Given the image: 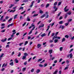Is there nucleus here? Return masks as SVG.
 I'll return each mask as SVG.
<instances>
[{
  "label": "nucleus",
  "instance_id": "f257e3e1",
  "mask_svg": "<svg viewBox=\"0 0 74 74\" xmlns=\"http://www.w3.org/2000/svg\"><path fill=\"white\" fill-rule=\"evenodd\" d=\"M55 38L56 39V38H57V39H60V37H59V36H54L53 37V40H54V39Z\"/></svg>",
  "mask_w": 74,
  "mask_h": 74
},
{
  "label": "nucleus",
  "instance_id": "f03ea898",
  "mask_svg": "<svg viewBox=\"0 0 74 74\" xmlns=\"http://www.w3.org/2000/svg\"><path fill=\"white\" fill-rule=\"evenodd\" d=\"M48 14V12H45V16H46V18H48V16H49V15Z\"/></svg>",
  "mask_w": 74,
  "mask_h": 74
},
{
  "label": "nucleus",
  "instance_id": "7ed1b4c3",
  "mask_svg": "<svg viewBox=\"0 0 74 74\" xmlns=\"http://www.w3.org/2000/svg\"><path fill=\"white\" fill-rule=\"evenodd\" d=\"M35 25H33V23L31 25V26L29 27V29H31L32 27H34L35 28L36 27H35Z\"/></svg>",
  "mask_w": 74,
  "mask_h": 74
},
{
  "label": "nucleus",
  "instance_id": "20e7f679",
  "mask_svg": "<svg viewBox=\"0 0 74 74\" xmlns=\"http://www.w3.org/2000/svg\"><path fill=\"white\" fill-rule=\"evenodd\" d=\"M61 27H62V29L63 30V29H64V27H65V26L63 25H60L59 29H60Z\"/></svg>",
  "mask_w": 74,
  "mask_h": 74
},
{
  "label": "nucleus",
  "instance_id": "39448f33",
  "mask_svg": "<svg viewBox=\"0 0 74 74\" xmlns=\"http://www.w3.org/2000/svg\"><path fill=\"white\" fill-rule=\"evenodd\" d=\"M34 29H35V27H33L32 29L31 30V31L28 34L29 35H30V34H32V31L34 30Z\"/></svg>",
  "mask_w": 74,
  "mask_h": 74
},
{
  "label": "nucleus",
  "instance_id": "423d86ee",
  "mask_svg": "<svg viewBox=\"0 0 74 74\" xmlns=\"http://www.w3.org/2000/svg\"><path fill=\"white\" fill-rule=\"evenodd\" d=\"M7 38H5L4 40L3 39H2L1 40V41H2V42H5V41H7Z\"/></svg>",
  "mask_w": 74,
  "mask_h": 74
},
{
  "label": "nucleus",
  "instance_id": "0eeeda50",
  "mask_svg": "<svg viewBox=\"0 0 74 74\" xmlns=\"http://www.w3.org/2000/svg\"><path fill=\"white\" fill-rule=\"evenodd\" d=\"M7 64H5L4 63L3 64V65H2V68L5 67H6L7 66Z\"/></svg>",
  "mask_w": 74,
  "mask_h": 74
},
{
  "label": "nucleus",
  "instance_id": "6e6552de",
  "mask_svg": "<svg viewBox=\"0 0 74 74\" xmlns=\"http://www.w3.org/2000/svg\"><path fill=\"white\" fill-rule=\"evenodd\" d=\"M34 3V1H33L31 3V5L30 6V8H32V7H33V4Z\"/></svg>",
  "mask_w": 74,
  "mask_h": 74
},
{
  "label": "nucleus",
  "instance_id": "1a4fd4ad",
  "mask_svg": "<svg viewBox=\"0 0 74 74\" xmlns=\"http://www.w3.org/2000/svg\"><path fill=\"white\" fill-rule=\"evenodd\" d=\"M41 47V44H38L37 45V47L38 48H39L40 47Z\"/></svg>",
  "mask_w": 74,
  "mask_h": 74
},
{
  "label": "nucleus",
  "instance_id": "9d476101",
  "mask_svg": "<svg viewBox=\"0 0 74 74\" xmlns=\"http://www.w3.org/2000/svg\"><path fill=\"white\" fill-rule=\"evenodd\" d=\"M14 61L16 63H18V62H19V61L18 60L17 58H16L14 60Z\"/></svg>",
  "mask_w": 74,
  "mask_h": 74
},
{
  "label": "nucleus",
  "instance_id": "9b49d317",
  "mask_svg": "<svg viewBox=\"0 0 74 74\" xmlns=\"http://www.w3.org/2000/svg\"><path fill=\"white\" fill-rule=\"evenodd\" d=\"M9 64L10 66H12L14 65V62H12L11 63H10Z\"/></svg>",
  "mask_w": 74,
  "mask_h": 74
},
{
  "label": "nucleus",
  "instance_id": "f8f14e48",
  "mask_svg": "<svg viewBox=\"0 0 74 74\" xmlns=\"http://www.w3.org/2000/svg\"><path fill=\"white\" fill-rule=\"evenodd\" d=\"M58 71L56 70L54 73H53V74H56L58 73Z\"/></svg>",
  "mask_w": 74,
  "mask_h": 74
},
{
  "label": "nucleus",
  "instance_id": "ddd939ff",
  "mask_svg": "<svg viewBox=\"0 0 74 74\" xmlns=\"http://www.w3.org/2000/svg\"><path fill=\"white\" fill-rule=\"evenodd\" d=\"M26 21H30V18H29V16H28L27 19H26Z\"/></svg>",
  "mask_w": 74,
  "mask_h": 74
},
{
  "label": "nucleus",
  "instance_id": "4468645a",
  "mask_svg": "<svg viewBox=\"0 0 74 74\" xmlns=\"http://www.w3.org/2000/svg\"><path fill=\"white\" fill-rule=\"evenodd\" d=\"M40 71V70L39 69H37V71H36V73H39Z\"/></svg>",
  "mask_w": 74,
  "mask_h": 74
},
{
  "label": "nucleus",
  "instance_id": "2eb2a0df",
  "mask_svg": "<svg viewBox=\"0 0 74 74\" xmlns=\"http://www.w3.org/2000/svg\"><path fill=\"white\" fill-rule=\"evenodd\" d=\"M44 26V24H42L41 25H40L39 27V28L40 27H43Z\"/></svg>",
  "mask_w": 74,
  "mask_h": 74
},
{
  "label": "nucleus",
  "instance_id": "dca6fc26",
  "mask_svg": "<svg viewBox=\"0 0 74 74\" xmlns=\"http://www.w3.org/2000/svg\"><path fill=\"white\" fill-rule=\"evenodd\" d=\"M46 36V34H45V33H44L42 35H41V36L42 37H44V36Z\"/></svg>",
  "mask_w": 74,
  "mask_h": 74
},
{
  "label": "nucleus",
  "instance_id": "f3484780",
  "mask_svg": "<svg viewBox=\"0 0 74 74\" xmlns=\"http://www.w3.org/2000/svg\"><path fill=\"white\" fill-rule=\"evenodd\" d=\"M45 14H44L42 16H40V18H44V17H45Z\"/></svg>",
  "mask_w": 74,
  "mask_h": 74
},
{
  "label": "nucleus",
  "instance_id": "a211bd4d",
  "mask_svg": "<svg viewBox=\"0 0 74 74\" xmlns=\"http://www.w3.org/2000/svg\"><path fill=\"white\" fill-rule=\"evenodd\" d=\"M53 8L54 9H55V8H56V9H55V11H57V10H58V8H56V6H54L53 7Z\"/></svg>",
  "mask_w": 74,
  "mask_h": 74
},
{
  "label": "nucleus",
  "instance_id": "6ab92c4d",
  "mask_svg": "<svg viewBox=\"0 0 74 74\" xmlns=\"http://www.w3.org/2000/svg\"><path fill=\"white\" fill-rule=\"evenodd\" d=\"M59 40L58 39H55L54 40V42L55 43H56L57 42H58V41Z\"/></svg>",
  "mask_w": 74,
  "mask_h": 74
},
{
  "label": "nucleus",
  "instance_id": "aec40b11",
  "mask_svg": "<svg viewBox=\"0 0 74 74\" xmlns=\"http://www.w3.org/2000/svg\"><path fill=\"white\" fill-rule=\"evenodd\" d=\"M42 60V58H40L39 59V60H38V62H41Z\"/></svg>",
  "mask_w": 74,
  "mask_h": 74
},
{
  "label": "nucleus",
  "instance_id": "412c9836",
  "mask_svg": "<svg viewBox=\"0 0 74 74\" xmlns=\"http://www.w3.org/2000/svg\"><path fill=\"white\" fill-rule=\"evenodd\" d=\"M52 53V50H50L49 51V53L51 55Z\"/></svg>",
  "mask_w": 74,
  "mask_h": 74
},
{
  "label": "nucleus",
  "instance_id": "4be33fe9",
  "mask_svg": "<svg viewBox=\"0 0 74 74\" xmlns=\"http://www.w3.org/2000/svg\"><path fill=\"white\" fill-rule=\"evenodd\" d=\"M18 14H16L15 15L14 17V19H16V17L18 16Z\"/></svg>",
  "mask_w": 74,
  "mask_h": 74
},
{
  "label": "nucleus",
  "instance_id": "5701e85b",
  "mask_svg": "<svg viewBox=\"0 0 74 74\" xmlns=\"http://www.w3.org/2000/svg\"><path fill=\"white\" fill-rule=\"evenodd\" d=\"M49 6V3L47 4L46 5V8H48V7Z\"/></svg>",
  "mask_w": 74,
  "mask_h": 74
},
{
  "label": "nucleus",
  "instance_id": "b1692460",
  "mask_svg": "<svg viewBox=\"0 0 74 74\" xmlns=\"http://www.w3.org/2000/svg\"><path fill=\"white\" fill-rule=\"evenodd\" d=\"M12 19H13V18H10L9 20L8 21V22H11V21L12 20Z\"/></svg>",
  "mask_w": 74,
  "mask_h": 74
},
{
  "label": "nucleus",
  "instance_id": "393cba45",
  "mask_svg": "<svg viewBox=\"0 0 74 74\" xmlns=\"http://www.w3.org/2000/svg\"><path fill=\"white\" fill-rule=\"evenodd\" d=\"M63 21H61L59 22V24H63Z\"/></svg>",
  "mask_w": 74,
  "mask_h": 74
},
{
  "label": "nucleus",
  "instance_id": "a878e982",
  "mask_svg": "<svg viewBox=\"0 0 74 74\" xmlns=\"http://www.w3.org/2000/svg\"><path fill=\"white\" fill-rule=\"evenodd\" d=\"M26 56H23L22 58V59H23V60H24V59H26Z\"/></svg>",
  "mask_w": 74,
  "mask_h": 74
},
{
  "label": "nucleus",
  "instance_id": "bb28decb",
  "mask_svg": "<svg viewBox=\"0 0 74 74\" xmlns=\"http://www.w3.org/2000/svg\"><path fill=\"white\" fill-rule=\"evenodd\" d=\"M65 41H66V39H65L64 38L62 39V42Z\"/></svg>",
  "mask_w": 74,
  "mask_h": 74
},
{
  "label": "nucleus",
  "instance_id": "cd10ccee",
  "mask_svg": "<svg viewBox=\"0 0 74 74\" xmlns=\"http://www.w3.org/2000/svg\"><path fill=\"white\" fill-rule=\"evenodd\" d=\"M39 12L40 14H43V11L41 10H40L39 11Z\"/></svg>",
  "mask_w": 74,
  "mask_h": 74
},
{
  "label": "nucleus",
  "instance_id": "c85d7f7f",
  "mask_svg": "<svg viewBox=\"0 0 74 74\" xmlns=\"http://www.w3.org/2000/svg\"><path fill=\"white\" fill-rule=\"evenodd\" d=\"M15 11V10H12L10 11V12H14Z\"/></svg>",
  "mask_w": 74,
  "mask_h": 74
},
{
  "label": "nucleus",
  "instance_id": "c756f323",
  "mask_svg": "<svg viewBox=\"0 0 74 74\" xmlns=\"http://www.w3.org/2000/svg\"><path fill=\"white\" fill-rule=\"evenodd\" d=\"M67 14L69 15H71V12H69L67 13Z\"/></svg>",
  "mask_w": 74,
  "mask_h": 74
},
{
  "label": "nucleus",
  "instance_id": "7c9ffc66",
  "mask_svg": "<svg viewBox=\"0 0 74 74\" xmlns=\"http://www.w3.org/2000/svg\"><path fill=\"white\" fill-rule=\"evenodd\" d=\"M11 6L9 7V8H11L12 7H13V6H14V5H12V4H11Z\"/></svg>",
  "mask_w": 74,
  "mask_h": 74
},
{
  "label": "nucleus",
  "instance_id": "2f4dec72",
  "mask_svg": "<svg viewBox=\"0 0 74 74\" xmlns=\"http://www.w3.org/2000/svg\"><path fill=\"white\" fill-rule=\"evenodd\" d=\"M40 6H41V7H42V8H43V7H44V4H41V5Z\"/></svg>",
  "mask_w": 74,
  "mask_h": 74
},
{
  "label": "nucleus",
  "instance_id": "473e14b6",
  "mask_svg": "<svg viewBox=\"0 0 74 74\" xmlns=\"http://www.w3.org/2000/svg\"><path fill=\"white\" fill-rule=\"evenodd\" d=\"M69 23H65V25L66 26H68L69 25Z\"/></svg>",
  "mask_w": 74,
  "mask_h": 74
},
{
  "label": "nucleus",
  "instance_id": "72a5a7b5",
  "mask_svg": "<svg viewBox=\"0 0 74 74\" xmlns=\"http://www.w3.org/2000/svg\"><path fill=\"white\" fill-rule=\"evenodd\" d=\"M34 69H32L31 71L32 73H33V72H34Z\"/></svg>",
  "mask_w": 74,
  "mask_h": 74
},
{
  "label": "nucleus",
  "instance_id": "f704fd0d",
  "mask_svg": "<svg viewBox=\"0 0 74 74\" xmlns=\"http://www.w3.org/2000/svg\"><path fill=\"white\" fill-rule=\"evenodd\" d=\"M3 18H4V16H2L0 18L1 21H2V20H3Z\"/></svg>",
  "mask_w": 74,
  "mask_h": 74
},
{
  "label": "nucleus",
  "instance_id": "c9c22d12",
  "mask_svg": "<svg viewBox=\"0 0 74 74\" xmlns=\"http://www.w3.org/2000/svg\"><path fill=\"white\" fill-rule=\"evenodd\" d=\"M71 21H72V19H68V22H71Z\"/></svg>",
  "mask_w": 74,
  "mask_h": 74
},
{
  "label": "nucleus",
  "instance_id": "e433bc0d",
  "mask_svg": "<svg viewBox=\"0 0 74 74\" xmlns=\"http://www.w3.org/2000/svg\"><path fill=\"white\" fill-rule=\"evenodd\" d=\"M39 66L40 67H43V65L41 64H39Z\"/></svg>",
  "mask_w": 74,
  "mask_h": 74
},
{
  "label": "nucleus",
  "instance_id": "4c0bfd02",
  "mask_svg": "<svg viewBox=\"0 0 74 74\" xmlns=\"http://www.w3.org/2000/svg\"><path fill=\"white\" fill-rule=\"evenodd\" d=\"M28 43V41H26L25 42L24 45H26V44H27Z\"/></svg>",
  "mask_w": 74,
  "mask_h": 74
},
{
  "label": "nucleus",
  "instance_id": "58836bf2",
  "mask_svg": "<svg viewBox=\"0 0 74 74\" xmlns=\"http://www.w3.org/2000/svg\"><path fill=\"white\" fill-rule=\"evenodd\" d=\"M22 9H23V7H22V6H21L20 8L19 9V10H22Z\"/></svg>",
  "mask_w": 74,
  "mask_h": 74
},
{
  "label": "nucleus",
  "instance_id": "ea45409f",
  "mask_svg": "<svg viewBox=\"0 0 74 74\" xmlns=\"http://www.w3.org/2000/svg\"><path fill=\"white\" fill-rule=\"evenodd\" d=\"M47 30H46V31H47V30H49V28H50V26H48V27H47Z\"/></svg>",
  "mask_w": 74,
  "mask_h": 74
},
{
  "label": "nucleus",
  "instance_id": "a19ab883",
  "mask_svg": "<svg viewBox=\"0 0 74 74\" xmlns=\"http://www.w3.org/2000/svg\"><path fill=\"white\" fill-rule=\"evenodd\" d=\"M5 29H3L1 31V32L3 33V32H5Z\"/></svg>",
  "mask_w": 74,
  "mask_h": 74
},
{
  "label": "nucleus",
  "instance_id": "79ce46f5",
  "mask_svg": "<svg viewBox=\"0 0 74 74\" xmlns=\"http://www.w3.org/2000/svg\"><path fill=\"white\" fill-rule=\"evenodd\" d=\"M5 70V68H2L1 70V71H4Z\"/></svg>",
  "mask_w": 74,
  "mask_h": 74
},
{
  "label": "nucleus",
  "instance_id": "37998d69",
  "mask_svg": "<svg viewBox=\"0 0 74 74\" xmlns=\"http://www.w3.org/2000/svg\"><path fill=\"white\" fill-rule=\"evenodd\" d=\"M57 3H58V2H56L54 3V5H57Z\"/></svg>",
  "mask_w": 74,
  "mask_h": 74
},
{
  "label": "nucleus",
  "instance_id": "c03bdc74",
  "mask_svg": "<svg viewBox=\"0 0 74 74\" xmlns=\"http://www.w3.org/2000/svg\"><path fill=\"white\" fill-rule=\"evenodd\" d=\"M62 49H63V47H61L60 48V51H62Z\"/></svg>",
  "mask_w": 74,
  "mask_h": 74
},
{
  "label": "nucleus",
  "instance_id": "a18cd8bd",
  "mask_svg": "<svg viewBox=\"0 0 74 74\" xmlns=\"http://www.w3.org/2000/svg\"><path fill=\"white\" fill-rule=\"evenodd\" d=\"M63 60V59L62 58H61L60 59V60L59 61V62H60H60H62V60Z\"/></svg>",
  "mask_w": 74,
  "mask_h": 74
},
{
  "label": "nucleus",
  "instance_id": "49530a36",
  "mask_svg": "<svg viewBox=\"0 0 74 74\" xmlns=\"http://www.w3.org/2000/svg\"><path fill=\"white\" fill-rule=\"evenodd\" d=\"M24 55L25 56H28V55H29L28 54L26 53H25Z\"/></svg>",
  "mask_w": 74,
  "mask_h": 74
},
{
  "label": "nucleus",
  "instance_id": "de8ad7c7",
  "mask_svg": "<svg viewBox=\"0 0 74 74\" xmlns=\"http://www.w3.org/2000/svg\"><path fill=\"white\" fill-rule=\"evenodd\" d=\"M23 2H28V0H23Z\"/></svg>",
  "mask_w": 74,
  "mask_h": 74
},
{
  "label": "nucleus",
  "instance_id": "09e8293b",
  "mask_svg": "<svg viewBox=\"0 0 74 74\" xmlns=\"http://www.w3.org/2000/svg\"><path fill=\"white\" fill-rule=\"evenodd\" d=\"M32 58H31L28 60V62H30V61L31 60H32Z\"/></svg>",
  "mask_w": 74,
  "mask_h": 74
},
{
  "label": "nucleus",
  "instance_id": "8fccbe9b",
  "mask_svg": "<svg viewBox=\"0 0 74 74\" xmlns=\"http://www.w3.org/2000/svg\"><path fill=\"white\" fill-rule=\"evenodd\" d=\"M38 15V14H35L33 15L34 17L35 16H37Z\"/></svg>",
  "mask_w": 74,
  "mask_h": 74
},
{
  "label": "nucleus",
  "instance_id": "3c124183",
  "mask_svg": "<svg viewBox=\"0 0 74 74\" xmlns=\"http://www.w3.org/2000/svg\"><path fill=\"white\" fill-rule=\"evenodd\" d=\"M24 65H26L27 64V61L25 62L24 63Z\"/></svg>",
  "mask_w": 74,
  "mask_h": 74
},
{
  "label": "nucleus",
  "instance_id": "603ef678",
  "mask_svg": "<svg viewBox=\"0 0 74 74\" xmlns=\"http://www.w3.org/2000/svg\"><path fill=\"white\" fill-rule=\"evenodd\" d=\"M58 62V60H55L54 61V63H56Z\"/></svg>",
  "mask_w": 74,
  "mask_h": 74
},
{
  "label": "nucleus",
  "instance_id": "864d4df0",
  "mask_svg": "<svg viewBox=\"0 0 74 74\" xmlns=\"http://www.w3.org/2000/svg\"><path fill=\"white\" fill-rule=\"evenodd\" d=\"M66 62L67 64H69V60H67L66 61Z\"/></svg>",
  "mask_w": 74,
  "mask_h": 74
},
{
  "label": "nucleus",
  "instance_id": "5fc2aeb1",
  "mask_svg": "<svg viewBox=\"0 0 74 74\" xmlns=\"http://www.w3.org/2000/svg\"><path fill=\"white\" fill-rule=\"evenodd\" d=\"M48 65V64H44V67H46Z\"/></svg>",
  "mask_w": 74,
  "mask_h": 74
},
{
  "label": "nucleus",
  "instance_id": "6e6d98bb",
  "mask_svg": "<svg viewBox=\"0 0 74 74\" xmlns=\"http://www.w3.org/2000/svg\"><path fill=\"white\" fill-rule=\"evenodd\" d=\"M8 18H9V17L8 16H6L5 18L6 19H7H7H8Z\"/></svg>",
  "mask_w": 74,
  "mask_h": 74
},
{
  "label": "nucleus",
  "instance_id": "4d7b16f0",
  "mask_svg": "<svg viewBox=\"0 0 74 74\" xmlns=\"http://www.w3.org/2000/svg\"><path fill=\"white\" fill-rule=\"evenodd\" d=\"M65 37H66V38H69V36H68L67 35H65Z\"/></svg>",
  "mask_w": 74,
  "mask_h": 74
},
{
  "label": "nucleus",
  "instance_id": "13d9d810",
  "mask_svg": "<svg viewBox=\"0 0 74 74\" xmlns=\"http://www.w3.org/2000/svg\"><path fill=\"white\" fill-rule=\"evenodd\" d=\"M23 18V16H21L20 17V20H21V19H22V18Z\"/></svg>",
  "mask_w": 74,
  "mask_h": 74
},
{
  "label": "nucleus",
  "instance_id": "bf43d9fd",
  "mask_svg": "<svg viewBox=\"0 0 74 74\" xmlns=\"http://www.w3.org/2000/svg\"><path fill=\"white\" fill-rule=\"evenodd\" d=\"M7 47H8V48H9V47H10V45H7L6 46V48H7Z\"/></svg>",
  "mask_w": 74,
  "mask_h": 74
},
{
  "label": "nucleus",
  "instance_id": "052dcab7",
  "mask_svg": "<svg viewBox=\"0 0 74 74\" xmlns=\"http://www.w3.org/2000/svg\"><path fill=\"white\" fill-rule=\"evenodd\" d=\"M69 10V9H68L67 10H64V11L65 12H67V11H68Z\"/></svg>",
  "mask_w": 74,
  "mask_h": 74
},
{
  "label": "nucleus",
  "instance_id": "680f3d73",
  "mask_svg": "<svg viewBox=\"0 0 74 74\" xmlns=\"http://www.w3.org/2000/svg\"><path fill=\"white\" fill-rule=\"evenodd\" d=\"M61 4H62V2H59L58 4V5H60Z\"/></svg>",
  "mask_w": 74,
  "mask_h": 74
},
{
  "label": "nucleus",
  "instance_id": "e2e57ef3",
  "mask_svg": "<svg viewBox=\"0 0 74 74\" xmlns=\"http://www.w3.org/2000/svg\"><path fill=\"white\" fill-rule=\"evenodd\" d=\"M68 68H69V67L66 66L64 70H67V69H68Z\"/></svg>",
  "mask_w": 74,
  "mask_h": 74
},
{
  "label": "nucleus",
  "instance_id": "0e129e2a",
  "mask_svg": "<svg viewBox=\"0 0 74 74\" xmlns=\"http://www.w3.org/2000/svg\"><path fill=\"white\" fill-rule=\"evenodd\" d=\"M59 73L60 74H62V71L60 70V71H59Z\"/></svg>",
  "mask_w": 74,
  "mask_h": 74
},
{
  "label": "nucleus",
  "instance_id": "69168bd1",
  "mask_svg": "<svg viewBox=\"0 0 74 74\" xmlns=\"http://www.w3.org/2000/svg\"><path fill=\"white\" fill-rule=\"evenodd\" d=\"M49 42H53V40H49Z\"/></svg>",
  "mask_w": 74,
  "mask_h": 74
},
{
  "label": "nucleus",
  "instance_id": "338daca9",
  "mask_svg": "<svg viewBox=\"0 0 74 74\" xmlns=\"http://www.w3.org/2000/svg\"><path fill=\"white\" fill-rule=\"evenodd\" d=\"M26 67L23 68V71H25V70H26Z\"/></svg>",
  "mask_w": 74,
  "mask_h": 74
},
{
  "label": "nucleus",
  "instance_id": "774afa93",
  "mask_svg": "<svg viewBox=\"0 0 74 74\" xmlns=\"http://www.w3.org/2000/svg\"><path fill=\"white\" fill-rule=\"evenodd\" d=\"M26 23L25 22L24 23L23 25V26H24L25 25H26Z\"/></svg>",
  "mask_w": 74,
  "mask_h": 74
}]
</instances>
